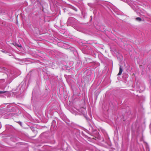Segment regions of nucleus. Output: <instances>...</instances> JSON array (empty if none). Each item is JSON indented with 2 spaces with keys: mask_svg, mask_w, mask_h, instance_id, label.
Masks as SVG:
<instances>
[{
  "mask_svg": "<svg viewBox=\"0 0 151 151\" xmlns=\"http://www.w3.org/2000/svg\"><path fill=\"white\" fill-rule=\"evenodd\" d=\"M4 109H5V110H6V111L7 112L14 111V110H16L17 111H18V113H14V114L9 113L7 115H8L9 116H12V115H13V114L18 115V114H19V109L16 107H13L12 106L11 104H9L7 106L6 108H5Z\"/></svg>",
  "mask_w": 151,
  "mask_h": 151,
  "instance_id": "obj_1",
  "label": "nucleus"
},
{
  "mask_svg": "<svg viewBox=\"0 0 151 151\" xmlns=\"http://www.w3.org/2000/svg\"><path fill=\"white\" fill-rule=\"evenodd\" d=\"M9 72L10 73V74L7 75L8 76L7 81L9 83H11L12 80L16 76L15 75L14 71L10 70Z\"/></svg>",
  "mask_w": 151,
  "mask_h": 151,
  "instance_id": "obj_2",
  "label": "nucleus"
},
{
  "mask_svg": "<svg viewBox=\"0 0 151 151\" xmlns=\"http://www.w3.org/2000/svg\"><path fill=\"white\" fill-rule=\"evenodd\" d=\"M0 94L2 95V96L4 97H10L11 94L9 91H0Z\"/></svg>",
  "mask_w": 151,
  "mask_h": 151,
  "instance_id": "obj_3",
  "label": "nucleus"
},
{
  "mask_svg": "<svg viewBox=\"0 0 151 151\" xmlns=\"http://www.w3.org/2000/svg\"><path fill=\"white\" fill-rule=\"evenodd\" d=\"M77 110H79V112H81V113L83 114H85V111H86V109L84 108H81L79 110H78L77 109Z\"/></svg>",
  "mask_w": 151,
  "mask_h": 151,
  "instance_id": "obj_4",
  "label": "nucleus"
},
{
  "mask_svg": "<svg viewBox=\"0 0 151 151\" xmlns=\"http://www.w3.org/2000/svg\"><path fill=\"white\" fill-rule=\"evenodd\" d=\"M123 68L122 66H120L119 67V71L118 74V75H121L123 71Z\"/></svg>",
  "mask_w": 151,
  "mask_h": 151,
  "instance_id": "obj_5",
  "label": "nucleus"
},
{
  "mask_svg": "<svg viewBox=\"0 0 151 151\" xmlns=\"http://www.w3.org/2000/svg\"><path fill=\"white\" fill-rule=\"evenodd\" d=\"M136 20L137 21H140L141 20V19L139 17H137L136 18Z\"/></svg>",
  "mask_w": 151,
  "mask_h": 151,
  "instance_id": "obj_6",
  "label": "nucleus"
},
{
  "mask_svg": "<svg viewBox=\"0 0 151 151\" xmlns=\"http://www.w3.org/2000/svg\"><path fill=\"white\" fill-rule=\"evenodd\" d=\"M22 83L20 85H19V87L21 88V87Z\"/></svg>",
  "mask_w": 151,
  "mask_h": 151,
  "instance_id": "obj_7",
  "label": "nucleus"
},
{
  "mask_svg": "<svg viewBox=\"0 0 151 151\" xmlns=\"http://www.w3.org/2000/svg\"><path fill=\"white\" fill-rule=\"evenodd\" d=\"M18 123L20 125H21V124H22V122H18Z\"/></svg>",
  "mask_w": 151,
  "mask_h": 151,
  "instance_id": "obj_8",
  "label": "nucleus"
},
{
  "mask_svg": "<svg viewBox=\"0 0 151 151\" xmlns=\"http://www.w3.org/2000/svg\"><path fill=\"white\" fill-rule=\"evenodd\" d=\"M1 124L0 123V129H1Z\"/></svg>",
  "mask_w": 151,
  "mask_h": 151,
  "instance_id": "obj_9",
  "label": "nucleus"
},
{
  "mask_svg": "<svg viewBox=\"0 0 151 151\" xmlns=\"http://www.w3.org/2000/svg\"><path fill=\"white\" fill-rule=\"evenodd\" d=\"M2 51L3 52H4V51Z\"/></svg>",
  "mask_w": 151,
  "mask_h": 151,
  "instance_id": "obj_10",
  "label": "nucleus"
}]
</instances>
